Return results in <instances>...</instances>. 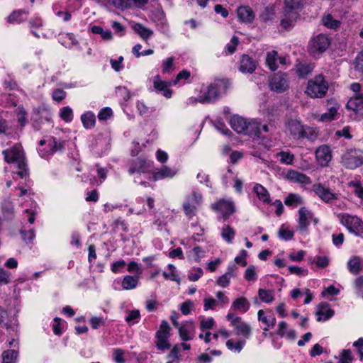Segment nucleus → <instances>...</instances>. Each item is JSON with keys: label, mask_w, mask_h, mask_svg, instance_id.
Listing matches in <instances>:
<instances>
[{"label": "nucleus", "mask_w": 363, "mask_h": 363, "mask_svg": "<svg viewBox=\"0 0 363 363\" xmlns=\"http://www.w3.org/2000/svg\"><path fill=\"white\" fill-rule=\"evenodd\" d=\"M215 324V321L213 318L208 319L203 318L201 321L200 325L202 330L211 329Z\"/></svg>", "instance_id": "56"}, {"label": "nucleus", "mask_w": 363, "mask_h": 363, "mask_svg": "<svg viewBox=\"0 0 363 363\" xmlns=\"http://www.w3.org/2000/svg\"><path fill=\"white\" fill-rule=\"evenodd\" d=\"M303 6V0H284L281 26L285 30H289L294 26L299 18V12Z\"/></svg>", "instance_id": "1"}, {"label": "nucleus", "mask_w": 363, "mask_h": 363, "mask_svg": "<svg viewBox=\"0 0 363 363\" xmlns=\"http://www.w3.org/2000/svg\"><path fill=\"white\" fill-rule=\"evenodd\" d=\"M354 65L355 71L360 73L363 77V49L357 55Z\"/></svg>", "instance_id": "42"}, {"label": "nucleus", "mask_w": 363, "mask_h": 363, "mask_svg": "<svg viewBox=\"0 0 363 363\" xmlns=\"http://www.w3.org/2000/svg\"><path fill=\"white\" fill-rule=\"evenodd\" d=\"M183 208L186 216H189V218L195 216L196 207L195 205L191 204L189 201H186L184 203Z\"/></svg>", "instance_id": "44"}, {"label": "nucleus", "mask_w": 363, "mask_h": 363, "mask_svg": "<svg viewBox=\"0 0 363 363\" xmlns=\"http://www.w3.org/2000/svg\"><path fill=\"white\" fill-rule=\"evenodd\" d=\"M277 56V52H276V51H272L267 54V56L266 58V62H267L269 68L272 71H275L278 68V66L276 63Z\"/></svg>", "instance_id": "38"}, {"label": "nucleus", "mask_w": 363, "mask_h": 363, "mask_svg": "<svg viewBox=\"0 0 363 363\" xmlns=\"http://www.w3.org/2000/svg\"><path fill=\"white\" fill-rule=\"evenodd\" d=\"M52 99L56 101H62L66 96V92L62 89H57L52 92Z\"/></svg>", "instance_id": "53"}, {"label": "nucleus", "mask_w": 363, "mask_h": 363, "mask_svg": "<svg viewBox=\"0 0 363 363\" xmlns=\"http://www.w3.org/2000/svg\"><path fill=\"white\" fill-rule=\"evenodd\" d=\"M140 318V311L138 310L131 311L128 315L125 318V320L131 324L132 321L137 320Z\"/></svg>", "instance_id": "62"}, {"label": "nucleus", "mask_w": 363, "mask_h": 363, "mask_svg": "<svg viewBox=\"0 0 363 363\" xmlns=\"http://www.w3.org/2000/svg\"><path fill=\"white\" fill-rule=\"evenodd\" d=\"M330 45V38L324 34H318L312 38L308 45V51L313 57L323 53Z\"/></svg>", "instance_id": "2"}, {"label": "nucleus", "mask_w": 363, "mask_h": 363, "mask_svg": "<svg viewBox=\"0 0 363 363\" xmlns=\"http://www.w3.org/2000/svg\"><path fill=\"white\" fill-rule=\"evenodd\" d=\"M341 163L347 169H354L363 164V151L347 150L341 157Z\"/></svg>", "instance_id": "4"}, {"label": "nucleus", "mask_w": 363, "mask_h": 363, "mask_svg": "<svg viewBox=\"0 0 363 363\" xmlns=\"http://www.w3.org/2000/svg\"><path fill=\"white\" fill-rule=\"evenodd\" d=\"M235 235V231L229 225L223 228L221 236L228 243H231Z\"/></svg>", "instance_id": "35"}, {"label": "nucleus", "mask_w": 363, "mask_h": 363, "mask_svg": "<svg viewBox=\"0 0 363 363\" xmlns=\"http://www.w3.org/2000/svg\"><path fill=\"white\" fill-rule=\"evenodd\" d=\"M81 121L86 129L93 128L96 123V116L91 111H87L81 116Z\"/></svg>", "instance_id": "26"}, {"label": "nucleus", "mask_w": 363, "mask_h": 363, "mask_svg": "<svg viewBox=\"0 0 363 363\" xmlns=\"http://www.w3.org/2000/svg\"><path fill=\"white\" fill-rule=\"evenodd\" d=\"M248 121L242 117L234 116L230 119V125L232 128L238 133H243L246 132Z\"/></svg>", "instance_id": "17"}, {"label": "nucleus", "mask_w": 363, "mask_h": 363, "mask_svg": "<svg viewBox=\"0 0 363 363\" xmlns=\"http://www.w3.org/2000/svg\"><path fill=\"white\" fill-rule=\"evenodd\" d=\"M349 186L352 187L354 192L357 196L363 199V187L359 182L352 181L349 183Z\"/></svg>", "instance_id": "48"}, {"label": "nucleus", "mask_w": 363, "mask_h": 363, "mask_svg": "<svg viewBox=\"0 0 363 363\" xmlns=\"http://www.w3.org/2000/svg\"><path fill=\"white\" fill-rule=\"evenodd\" d=\"M211 208L221 213L223 218L226 220L235 212V206L233 201L220 199L218 202L212 204Z\"/></svg>", "instance_id": "8"}, {"label": "nucleus", "mask_w": 363, "mask_h": 363, "mask_svg": "<svg viewBox=\"0 0 363 363\" xmlns=\"http://www.w3.org/2000/svg\"><path fill=\"white\" fill-rule=\"evenodd\" d=\"M220 84H223L226 88L225 82L223 79H218L216 81L215 83L211 84L208 86L207 92L203 96H201L199 98L195 99V101L202 104L211 103L215 101L218 96V89Z\"/></svg>", "instance_id": "7"}, {"label": "nucleus", "mask_w": 363, "mask_h": 363, "mask_svg": "<svg viewBox=\"0 0 363 363\" xmlns=\"http://www.w3.org/2000/svg\"><path fill=\"white\" fill-rule=\"evenodd\" d=\"M245 278L247 281H253L257 279V275L255 273V267L254 265H250L245 271Z\"/></svg>", "instance_id": "51"}, {"label": "nucleus", "mask_w": 363, "mask_h": 363, "mask_svg": "<svg viewBox=\"0 0 363 363\" xmlns=\"http://www.w3.org/2000/svg\"><path fill=\"white\" fill-rule=\"evenodd\" d=\"M289 271L291 274H294L297 275L307 274L308 271L306 269H303L301 267L297 266H290L289 267Z\"/></svg>", "instance_id": "60"}, {"label": "nucleus", "mask_w": 363, "mask_h": 363, "mask_svg": "<svg viewBox=\"0 0 363 363\" xmlns=\"http://www.w3.org/2000/svg\"><path fill=\"white\" fill-rule=\"evenodd\" d=\"M60 118L65 122H71L73 118V112L70 107L65 106L63 107L60 113Z\"/></svg>", "instance_id": "41"}, {"label": "nucleus", "mask_w": 363, "mask_h": 363, "mask_svg": "<svg viewBox=\"0 0 363 363\" xmlns=\"http://www.w3.org/2000/svg\"><path fill=\"white\" fill-rule=\"evenodd\" d=\"M298 228L306 230L308 225V218L312 217V214L306 207H301L299 211Z\"/></svg>", "instance_id": "22"}, {"label": "nucleus", "mask_w": 363, "mask_h": 363, "mask_svg": "<svg viewBox=\"0 0 363 363\" xmlns=\"http://www.w3.org/2000/svg\"><path fill=\"white\" fill-rule=\"evenodd\" d=\"M244 342L238 341L237 342H233L232 340H228L226 342V346L229 350H235L238 352H240L242 349V345Z\"/></svg>", "instance_id": "52"}, {"label": "nucleus", "mask_w": 363, "mask_h": 363, "mask_svg": "<svg viewBox=\"0 0 363 363\" xmlns=\"http://www.w3.org/2000/svg\"><path fill=\"white\" fill-rule=\"evenodd\" d=\"M232 308L236 311L246 312L250 308V303L246 298L240 297L233 301Z\"/></svg>", "instance_id": "27"}, {"label": "nucleus", "mask_w": 363, "mask_h": 363, "mask_svg": "<svg viewBox=\"0 0 363 363\" xmlns=\"http://www.w3.org/2000/svg\"><path fill=\"white\" fill-rule=\"evenodd\" d=\"M177 174L175 169L170 168L167 166H163L160 169H156L153 174L152 179L154 181H157L164 178H172Z\"/></svg>", "instance_id": "18"}, {"label": "nucleus", "mask_w": 363, "mask_h": 363, "mask_svg": "<svg viewBox=\"0 0 363 363\" xmlns=\"http://www.w3.org/2000/svg\"><path fill=\"white\" fill-rule=\"evenodd\" d=\"M328 86L323 75H318L314 79L309 80L306 89V93L313 98L323 97Z\"/></svg>", "instance_id": "3"}, {"label": "nucleus", "mask_w": 363, "mask_h": 363, "mask_svg": "<svg viewBox=\"0 0 363 363\" xmlns=\"http://www.w3.org/2000/svg\"><path fill=\"white\" fill-rule=\"evenodd\" d=\"M312 189L325 203H329L331 200L337 199V195L332 190L321 184H313Z\"/></svg>", "instance_id": "11"}, {"label": "nucleus", "mask_w": 363, "mask_h": 363, "mask_svg": "<svg viewBox=\"0 0 363 363\" xmlns=\"http://www.w3.org/2000/svg\"><path fill=\"white\" fill-rule=\"evenodd\" d=\"M347 265L350 272L354 274H357L361 271V262L358 257L350 259Z\"/></svg>", "instance_id": "33"}, {"label": "nucleus", "mask_w": 363, "mask_h": 363, "mask_svg": "<svg viewBox=\"0 0 363 363\" xmlns=\"http://www.w3.org/2000/svg\"><path fill=\"white\" fill-rule=\"evenodd\" d=\"M169 325L167 320H162L160 326V330L156 333V347L160 350H168L171 345L168 342L169 337Z\"/></svg>", "instance_id": "5"}, {"label": "nucleus", "mask_w": 363, "mask_h": 363, "mask_svg": "<svg viewBox=\"0 0 363 363\" xmlns=\"http://www.w3.org/2000/svg\"><path fill=\"white\" fill-rule=\"evenodd\" d=\"M286 77V75L282 72L274 74L269 80L271 90L278 93L286 91L289 88V84Z\"/></svg>", "instance_id": "9"}, {"label": "nucleus", "mask_w": 363, "mask_h": 363, "mask_svg": "<svg viewBox=\"0 0 363 363\" xmlns=\"http://www.w3.org/2000/svg\"><path fill=\"white\" fill-rule=\"evenodd\" d=\"M323 24L328 28L337 29L340 26V21L333 18L332 15L328 14L322 18Z\"/></svg>", "instance_id": "32"}, {"label": "nucleus", "mask_w": 363, "mask_h": 363, "mask_svg": "<svg viewBox=\"0 0 363 363\" xmlns=\"http://www.w3.org/2000/svg\"><path fill=\"white\" fill-rule=\"evenodd\" d=\"M3 154L6 162L8 163H13L18 160L21 157V152L17 147L5 150L3 151Z\"/></svg>", "instance_id": "23"}, {"label": "nucleus", "mask_w": 363, "mask_h": 363, "mask_svg": "<svg viewBox=\"0 0 363 363\" xmlns=\"http://www.w3.org/2000/svg\"><path fill=\"white\" fill-rule=\"evenodd\" d=\"M286 178L290 181L300 184H310L311 183V180L308 177L296 170L289 171L286 174Z\"/></svg>", "instance_id": "20"}, {"label": "nucleus", "mask_w": 363, "mask_h": 363, "mask_svg": "<svg viewBox=\"0 0 363 363\" xmlns=\"http://www.w3.org/2000/svg\"><path fill=\"white\" fill-rule=\"evenodd\" d=\"M256 62L248 55H242L239 69L242 73H252L256 69Z\"/></svg>", "instance_id": "14"}, {"label": "nucleus", "mask_w": 363, "mask_h": 363, "mask_svg": "<svg viewBox=\"0 0 363 363\" xmlns=\"http://www.w3.org/2000/svg\"><path fill=\"white\" fill-rule=\"evenodd\" d=\"M275 14L274 9L273 6H267L259 16V18L263 22L271 21Z\"/></svg>", "instance_id": "37"}, {"label": "nucleus", "mask_w": 363, "mask_h": 363, "mask_svg": "<svg viewBox=\"0 0 363 363\" xmlns=\"http://www.w3.org/2000/svg\"><path fill=\"white\" fill-rule=\"evenodd\" d=\"M237 14L240 21L242 23H250L255 18L252 10L247 6H240L238 8Z\"/></svg>", "instance_id": "19"}, {"label": "nucleus", "mask_w": 363, "mask_h": 363, "mask_svg": "<svg viewBox=\"0 0 363 363\" xmlns=\"http://www.w3.org/2000/svg\"><path fill=\"white\" fill-rule=\"evenodd\" d=\"M279 237L281 239H283L284 240H290L294 237V232L291 230H289L287 229H285L284 228V225L281 227V228L279 230Z\"/></svg>", "instance_id": "50"}, {"label": "nucleus", "mask_w": 363, "mask_h": 363, "mask_svg": "<svg viewBox=\"0 0 363 363\" xmlns=\"http://www.w3.org/2000/svg\"><path fill=\"white\" fill-rule=\"evenodd\" d=\"M286 128L295 140L304 138L306 136L305 127L296 119L290 118L286 123Z\"/></svg>", "instance_id": "10"}, {"label": "nucleus", "mask_w": 363, "mask_h": 363, "mask_svg": "<svg viewBox=\"0 0 363 363\" xmlns=\"http://www.w3.org/2000/svg\"><path fill=\"white\" fill-rule=\"evenodd\" d=\"M233 325L236 328V333L238 335H242L245 337H248L250 335L251 328L249 325L242 322L241 318L235 317V318L233 320Z\"/></svg>", "instance_id": "21"}, {"label": "nucleus", "mask_w": 363, "mask_h": 363, "mask_svg": "<svg viewBox=\"0 0 363 363\" xmlns=\"http://www.w3.org/2000/svg\"><path fill=\"white\" fill-rule=\"evenodd\" d=\"M9 276L10 273L4 269L3 268L0 269V285L7 284L9 283Z\"/></svg>", "instance_id": "59"}, {"label": "nucleus", "mask_w": 363, "mask_h": 363, "mask_svg": "<svg viewBox=\"0 0 363 363\" xmlns=\"http://www.w3.org/2000/svg\"><path fill=\"white\" fill-rule=\"evenodd\" d=\"M230 279L227 274H224L218 278L217 284L222 287H226L230 283Z\"/></svg>", "instance_id": "64"}, {"label": "nucleus", "mask_w": 363, "mask_h": 363, "mask_svg": "<svg viewBox=\"0 0 363 363\" xmlns=\"http://www.w3.org/2000/svg\"><path fill=\"white\" fill-rule=\"evenodd\" d=\"M193 306V302L191 301H184L181 304L180 310L182 314L188 315L191 312V308Z\"/></svg>", "instance_id": "58"}, {"label": "nucleus", "mask_w": 363, "mask_h": 363, "mask_svg": "<svg viewBox=\"0 0 363 363\" xmlns=\"http://www.w3.org/2000/svg\"><path fill=\"white\" fill-rule=\"evenodd\" d=\"M284 203L286 206H294L301 204L303 203L302 198L295 194H289L285 199Z\"/></svg>", "instance_id": "39"}, {"label": "nucleus", "mask_w": 363, "mask_h": 363, "mask_svg": "<svg viewBox=\"0 0 363 363\" xmlns=\"http://www.w3.org/2000/svg\"><path fill=\"white\" fill-rule=\"evenodd\" d=\"M186 201H189L191 204L199 205L202 201V195L196 192H193V194L187 198Z\"/></svg>", "instance_id": "54"}, {"label": "nucleus", "mask_w": 363, "mask_h": 363, "mask_svg": "<svg viewBox=\"0 0 363 363\" xmlns=\"http://www.w3.org/2000/svg\"><path fill=\"white\" fill-rule=\"evenodd\" d=\"M346 107L357 113L363 114V94H355L348 101Z\"/></svg>", "instance_id": "13"}, {"label": "nucleus", "mask_w": 363, "mask_h": 363, "mask_svg": "<svg viewBox=\"0 0 363 363\" xmlns=\"http://www.w3.org/2000/svg\"><path fill=\"white\" fill-rule=\"evenodd\" d=\"M246 132L244 133L245 135L250 136L259 137L260 135V124L255 121H248L246 128Z\"/></svg>", "instance_id": "28"}, {"label": "nucleus", "mask_w": 363, "mask_h": 363, "mask_svg": "<svg viewBox=\"0 0 363 363\" xmlns=\"http://www.w3.org/2000/svg\"><path fill=\"white\" fill-rule=\"evenodd\" d=\"M259 298L265 303H271L274 300L273 294L272 291L260 289L258 291Z\"/></svg>", "instance_id": "43"}, {"label": "nucleus", "mask_w": 363, "mask_h": 363, "mask_svg": "<svg viewBox=\"0 0 363 363\" xmlns=\"http://www.w3.org/2000/svg\"><path fill=\"white\" fill-rule=\"evenodd\" d=\"M313 68L312 63H298L296 65V73L299 77L303 78L311 74Z\"/></svg>", "instance_id": "24"}, {"label": "nucleus", "mask_w": 363, "mask_h": 363, "mask_svg": "<svg viewBox=\"0 0 363 363\" xmlns=\"http://www.w3.org/2000/svg\"><path fill=\"white\" fill-rule=\"evenodd\" d=\"M124 352L121 349H116L114 350V360L116 363H124L125 359L123 358Z\"/></svg>", "instance_id": "61"}, {"label": "nucleus", "mask_w": 363, "mask_h": 363, "mask_svg": "<svg viewBox=\"0 0 363 363\" xmlns=\"http://www.w3.org/2000/svg\"><path fill=\"white\" fill-rule=\"evenodd\" d=\"M353 356L350 350H343L340 354V363H350Z\"/></svg>", "instance_id": "49"}, {"label": "nucleus", "mask_w": 363, "mask_h": 363, "mask_svg": "<svg viewBox=\"0 0 363 363\" xmlns=\"http://www.w3.org/2000/svg\"><path fill=\"white\" fill-rule=\"evenodd\" d=\"M238 43V38L237 36H233L231 39L230 43L228 44L225 47L229 54L234 53Z\"/></svg>", "instance_id": "55"}, {"label": "nucleus", "mask_w": 363, "mask_h": 363, "mask_svg": "<svg viewBox=\"0 0 363 363\" xmlns=\"http://www.w3.org/2000/svg\"><path fill=\"white\" fill-rule=\"evenodd\" d=\"M254 191L257 194L259 200L267 203L270 202L269 194L263 186L261 184H256L254 187Z\"/></svg>", "instance_id": "29"}, {"label": "nucleus", "mask_w": 363, "mask_h": 363, "mask_svg": "<svg viewBox=\"0 0 363 363\" xmlns=\"http://www.w3.org/2000/svg\"><path fill=\"white\" fill-rule=\"evenodd\" d=\"M64 142H57L55 138H51L48 143L50 147L49 150H46L45 149L39 150V154L41 157H45L57 151H61L64 148Z\"/></svg>", "instance_id": "15"}, {"label": "nucleus", "mask_w": 363, "mask_h": 363, "mask_svg": "<svg viewBox=\"0 0 363 363\" xmlns=\"http://www.w3.org/2000/svg\"><path fill=\"white\" fill-rule=\"evenodd\" d=\"M108 4L121 10L130 8L128 0H110Z\"/></svg>", "instance_id": "45"}, {"label": "nucleus", "mask_w": 363, "mask_h": 363, "mask_svg": "<svg viewBox=\"0 0 363 363\" xmlns=\"http://www.w3.org/2000/svg\"><path fill=\"white\" fill-rule=\"evenodd\" d=\"M113 116L112 109L109 107L103 108L98 114L99 121H106Z\"/></svg>", "instance_id": "46"}, {"label": "nucleus", "mask_w": 363, "mask_h": 363, "mask_svg": "<svg viewBox=\"0 0 363 363\" xmlns=\"http://www.w3.org/2000/svg\"><path fill=\"white\" fill-rule=\"evenodd\" d=\"M280 157V162L284 164H292L294 157V155L290 154L288 152H280L279 154Z\"/></svg>", "instance_id": "47"}, {"label": "nucleus", "mask_w": 363, "mask_h": 363, "mask_svg": "<svg viewBox=\"0 0 363 363\" xmlns=\"http://www.w3.org/2000/svg\"><path fill=\"white\" fill-rule=\"evenodd\" d=\"M138 283V277L127 275L122 281V287L125 290L135 288Z\"/></svg>", "instance_id": "30"}, {"label": "nucleus", "mask_w": 363, "mask_h": 363, "mask_svg": "<svg viewBox=\"0 0 363 363\" xmlns=\"http://www.w3.org/2000/svg\"><path fill=\"white\" fill-rule=\"evenodd\" d=\"M134 30L144 40L148 39L152 34V30L147 28L140 23H135L133 26Z\"/></svg>", "instance_id": "31"}, {"label": "nucleus", "mask_w": 363, "mask_h": 363, "mask_svg": "<svg viewBox=\"0 0 363 363\" xmlns=\"http://www.w3.org/2000/svg\"><path fill=\"white\" fill-rule=\"evenodd\" d=\"M90 323L93 329H97L100 325H104L105 322L103 318L93 317L90 320Z\"/></svg>", "instance_id": "63"}, {"label": "nucleus", "mask_w": 363, "mask_h": 363, "mask_svg": "<svg viewBox=\"0 0 363 363\" xmlns=\"http://www.w3.org/2000/svg\"><path fill=\"white\" fill-rule=\"evenodd\" d=\"M341 223L346 226L350 232L358 236L363 235V222L358 217L350 215L342 216Z\"/></svg>", "instance_id": "6"}, {"label": "nucleus", "mask_w": 363, "mask_h": 363, "mask_svg": "<svg viewBox=\"0 0 363 363\" xmlns=\"http://www.w3.org/2000/svg\"><path fill=\"white\" fill-rule=\"evenodd\" d=\"M317 320L322 321L330 318L334 315V311L329 308L328 303L322 302L318 306V311L315 313Z\"/></svg>", "instance_id": "16"}, {"label": "nucleus", "mask_w": 363, "mask_h": 363, "mask_svg": "<svg viewBox=\"0 0 363 363\" xmlns=\"http://www.w3.org/2000/svg\"><path fill=\"white\" fill-rule=\"evenodd\" d=\"M2 363H13L17 357V352L14 350L4 351L2 354Z\"/></svg>", "instance_id": "40"}, {"label": "nucleus", "mask_w": 363, "mask_h": 363, "mask_svg": "<svg viewBox=\"0 0 363 363\" xmlns=\"http://www.w3.org/2000/svg\"><path fill=\"white\" fill-rule=\"evenodd\" d=\"M116 92L125 101H128L130 97L129 91L126 87L118 86L116 88Z\"/></svg>", "instance_id": "57"}, {"label": "nucleus", "mask_w": 363, "mask_h": 363, "mask_svg": "<svg viewBox=\"0 0 363 363\" xmlns=\"http://www.w3.org/2000/svg\"><path fill=\"white\" fill-rule=\"evenodd\" d=\"M23 15H26V12L23 10L15 11L10 16H9L8 22L10 23H20L24 21V18H23Z\"/></svg>", "instance_id": "36"}, {"label": "nucleus", "mask_w": 363, "mask_h": 363, "mask_svg": "<svg viewBox=\"0 0 363 363\" xmlns=\"http://www.w3.org/2000/svg\"><path fill=\"white\" fill-rule=\"evenodd\" d=\"M315 157L321 166H327L332 159L330 147L326 145L320 146L315 151Z\"/></svg>", "instance_id": "12"}, {"label": "nucleus", "mask_w": 363, "mask_h": 363, "mask_svg": "<svg viewBox=\"0 0 363 363\" xmlns=\"http://www.w3.org/2000/svg\"><path fill=\"white\" fill-rule=\"evenodd\" d=\"M258 319L259 321L266 324L268 327H274L277 322L276 318L273 315L269 316L264 315L263 310H259L258 311Z\"/></svg>", "instance_id": "34"}, {"label": "nucleus", "mask_w": 363, "mask_h": 363, "mask_svg": "<svg viewBox=\"0 0 363 363\" xmlns=\"http://www.w3.org/2000/svg\"><path fill=\"white\" fill-rule=\"evenodd\" d=\"M167 84L165 82L160 80V77L157 76L154 80V87L155 89L160 91H163L164 96L170 98L172 96V91L167 89Z\"/></svg>", "instance_id": "25"}]
</instances>
